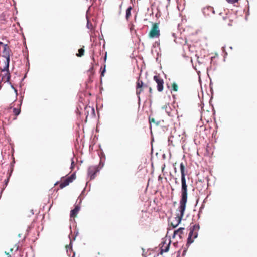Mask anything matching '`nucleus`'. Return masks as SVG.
Here are the masks:
<instances>
[{
	"mask_svg": "<svg viewBox=\"0 0 257 257\" xmlns=\"http://www.w3.org/2000/svg\"><path fill=\"white\" fill-rule=\"evenodd\" d=\"M147 87L148 86L144 84L143 81L140 79V78H139L136 82V93L139 100L140 99V94L143 91L144 89Z\"/></svg>",
	"mask_w": 257,
	"mask_h": 257,
	"instance_id": "nucleus-5",
	"label": "nucleus"
},
{
	"mask_svg": "<svg viewBox=\"0 0 257 257\" xmlns=\"http://www.w3.org/2000/svg\"><path fill=\"white\" fill-rule=\"evenodd\" d=\"M76 178L75 173L72 174L70 176L67 177L65 180L61 182L59 185L60 189H62L66 186H68L70 183L73 182V181Z\"/></svg>",
	"mask_w": 257,
	"mask_h": 257,
	"instance_id": "nucleus-7",
	"label": "nucleus"
},
{
	"mask_svg": "<svg viewBox=\"0 0 257 257\" xmlns=\"http://www.w3.org/2000/svg\"><path fill=\"white\" fill-rule=\"evenodd\" d=\"M233 21L231 20L228 17H225L223 18V21L222 22V25L225 27H227V26L230 27L232 26Z\"/></svg>",
	"mask_w": 257,
	"mask_h": 257,
	"instance_id": "nucleus-12",
	"label": "nucleus"
},
{
	"mask_svg": "<svg viewBox=\"0 0 257 257\" xmlns=\"http://www.w3.org/2000/svg\"><path fill=\"white\" fill-rule=\"evenodd\" d=\"M172 89L174 91H177L178 90V87L177 84L175 82H173L172 84Z\"/></svg>",
	"mask_w": 257,
	"mask_h": 257,
	"instance_id": "nucleus-20",
	"label": "nucleus"
},
{
	"mask_svg": "<svg viewBox=\"0 0 257 257\" xmlns=\"http://www.w3.org/2000/svg\"><path fill=\"white\" fill-rule=\"evenodd\" d=\"M184 228L181 227L178 229L175 230L174 232L173 237H178L179 239L183 238L184 235Z\"/></svg>",
	"mask_w": 257,
	"mask_h": 257,
	"instance_id": "nucleus-9",
	"label": "nucleus"
},
{
	"mask_svg": "<svg viewBox=\"0 0 257 257\" xmlns=\"http://www.w3.org/2000/svg\"><path fill=\"white\" fill-rule=\"evenodd\" d=\"M13 248H11V249H10V251H11V252H12V251H13Z\"/></svg>",
	"mask_w": 257,
	"mask_h": 257,
	"instance_id": "nucleus-29",
	"label": "nucleus"
},
{
	"mask_svg": "<svg viewBox=\"0 0 257 257\" xmlns=\"http://www.w3.org/2000/svg\"><path fill=\"white\" fill-rule=\"evenodd\" d=\"M75 166L74 161L72 160L71 162V169L72 170Z\"/></svg>",
	"mask_w": 257,
	"mask_h": 257,
	"instance_id": "nucleus-23",
	"label": "nucleus"
},
{
	"mask_svg": "<svg viewBox=\"0 0 257 257\" xmlns=\"http://www.w3.org/2000/svg\"><path fill=\"white\" fill-rule=\"evenodd\" d=\"M149 122L150 123H156L155 122V118H149Z\"/></svg>",
	"mask_w": 257,
	"mask_h": 257,
	"instance_id": "nucleus-22",
	"label": "nucleus"
},
{
	"mask_svg": "<svg viewBox=\"0 0 257 257\" xmlns=\"http://www.w3.org/2000/svg\"><path fill=\"white\" fill-rule=\"evenodd\" d=\"M154 80L156 82L157 90L159 92H162L164 89V80L159 75H155Z\"/></svg>",
	"mask_w": 257,
	"mask_h": 257,
	"instance_id": "nucleus-6",
	"label": "nucleus"
},
{
	"mask_svg": "<svg viewBox=\"0 0 257 257\" xmlns=\"http://www.w3.org/2000/svg\"><path fill=\"white\" fill-rule=\"evenodd\" d=\"M186 206L180 204L179 207V213L176 214V216L173 218L170 221V225L173 228H176L180 223L182 217L184 216Z\"/></svg>",
	"mask_w": 257,
	"mask_h": 257,
	"instance_id": "nucleus-1",
	"label": "nucleus"
},
{
	"mask_svg": "<svg viewBox=\"0 0 257 257\" xmlns=\"http://www.w3.org/2000/svg\"><path fill=\"white\" fill-rule=\"evenodd\" d=\"M67 253L68 256H70L71 255V253H72V255L71 257H75V253L73 251L72 248V242L71 241H70V244L69 245H67L65 246Z\"/></svg>",
	"mask_w": 257,
	"mask_h": 257,
	"instance_id": "nucleus-11",
	"label": "nucleus"
},
{
	"mask_svg": "<svg viewBox=\"0 0 257 257\" xmlns=\"http://www.w3.org/2000/svg\"><path fill=\"white\" fill-rule=\"evenodd\" d=\"M84 46L78 50V53L76 54L77 57H80L84 55Z\"/></svg>",
	"mask_w": 257,
	"mask_h": 257,
	"instance_id": "nucleus-16",
	"label": "nucleus"
},
{
	"mask_svg": "<svg viewBox=\"0 0 257 257\" xmlns=\"http://www.w3.org/2000/svg\"><path fill=\"white\" fill-rule=\"evenodd\" d=\"M149 91L150 93V96H151L152 94L153 91L152 88L151 87H149Z\"/></svg>",
	"mask_w": 257,
	"mask_h": 257,
	"instance_id": "nucleus-25",
	"label": "nucleus"
},
{
	"mask_svg": "<svg viewBox=\"0 0 257 257\" xmlns=\"http://www.w3.org/2000/svg\"><path fill=\"white\" fill-rule=\"evenodd\" d=\"M9 60H10V59H9V56H8L7 58V68L8 69L9 68Z\"/></svg>",
	"mask_w": 257,
	"mask_h": 257,
	"instance_id": "nucleus-24",
	"label": "nucleus"
},
{
	"mask_svg": "<svg viewBox=\"0 0 257 257\" xmlns=\"http://www.w3.org/2000/svg\"><path fill=\"white\" fill-rule=\"evenodd\" d=\"M85 111L87 113L86 115V118H87L89 115L91 116H94L95 115L94 109L90 106H86L85 108Z\"/></svg>",
	"mask_w": 257,
	"mask_h": 257,
	"instance_id": "nucleus-10",
	"label": "nucleus"
},
{
	"mask_svg": "<svg viewBox=\"0 0 257 257\" xmlns=\"http://www.w3.org/2000/svg\"><path fill=\"white\" fill-rule=\"evenodd\" d=\"M98 171V169L96 166H91L88 168V174L90 176V180L94 179L95 178Z\"/></svg>",
	"mask_w": 257,
	"mask_h": 257,
	"instance_id": "nucleus-8",
	"label": "nucleus"
},
{
	"mask_svg": "<svg viewBox=\"0 0 257 257\" xmlns=\"http://www.w3.org/2000/svg\"><path fill=\"white\" fill-rule=\"evenodd\" d=\"M132 9V7L130 6L126 11V19L127 20H128L130 17L131 16V11Z\"/></svg>",
	"mask_w": 257,
	"mask_h": 257,
	"instance_id": "nucleus-15",
	"label": "nucleus"
},
{
	"mask_svg": "<svg viewBox=\"0 0 257 257\" xmlns=\"http://www.w3.org/2000/svg\"><path fill=\"white\" fill-rule=\"evenodd\" d=\"M79 210H80V207L78 206H76L75 207L74 209H73V210H72L71 211L70 217L75 218L77 216Z\"/></svg>",
	"mask_w": 257,
	"mask_h": 257,
	"instance_id": "nucleus-13",
	"label": "nucleus"
},
{
	"mask_svg": "<svg viewBox=\"0 0 257 257\" xmlns=\"http://www.w3.org/2000/svg\"><path fill=\"white\" fill-rule=\"evenodd\" d=\"M106 55H105V60H106Z\"/></svg>",
	"mask_w": 257,
	"mask_h": 257,
	"instance_id": "nucleus-31",
	"label": "nucleus"
},
{
	"mask_svg": "<svg viewBox=\"0 0 257 257\" xmlns=\"http://www.w3.org/2000/svg\"><path fill=\"white\" fill-rule=\"evenodd\" d=\"M200 229V226L199 224H195L193 225L192 228L190 229V231L189 233V236L188 238V242L187 243L191 244L192 243L194 239L196 238L198 236V231Z\"/></svg>",
	"mask_w": 257,
	"mask_h": 257,
	"instance_id": "nucleus-3",
	"label": "nucleus"
},
{
	"mask_svg": "<svg viewBox=\"0 0 257 257\" xmlns=\"http://www.w3.org/2000/svg\"><path fill=\"white\" fill-rule=\"evenodd\" d=\"M170 247V243L167 244L166 246H164V248L163 247H161V253L162 254L163 252H166L168 251Z\"/></svg>",
	"mask_w": 257,
	"mask_h": 257,
	"instance_id": "nucleus-18",
	"label": "nucleus"
},
{
	"mask_svg": "<svg viewBox=\"0 0 257 257\" xmlns=\"http://www.w3.org/2000/svg\"><path fill=\"white\" fill-rule=\"evenodd\" d=\"M187 185L185 177H181V199L180 204L185 205L187 201Z\"/></svg>",
	"mask_w": 257,
	"mask_h": 257,
	"instance_id": "nucleus-2",
	"label": "nucleus"
},
{
	"mask_svg": "<svg viewBox=\"0 0 257 257\" xmlns=\"http://www.w3.org/2000/svg\"><path fill=\"white\" fill-rule=\"evenodd\" d=\"M185 165L183 163L180 164V171L181 174V177H185L186 174L185 173Z\"/></svg>",
	"mask_w": 257,
	"mask_h": 257,
	"instance_id": "nucleus-14",
	"label": "nucleus"
},
{
	"mask_svg": "<svg viewBox=\"0 0 257 257\" xmlns=\"http://www.w3.org/2000/svg\"><path fill=\"white\" fill-rule=\"evenodd\" d=\"M5 253L6 255H9V257H10V255L9 254V253L5 252Z\"/></svg>",
	"mask_w": 257,
	"mask_h": 257,
	"instance_id": "nucleus-28",
	"label": "nucleus"
},
{
	"mask_svg": "<svg viewBox=\"0 0 257 257\" xmlns=\"http://www.w3.org/2000/svg\"><path fill=\"white\" fill-rule=\"evenodd\" d=\"M3 80L5 81H9L10 79V74L8 73V72H7V74L4 76L2 78Z\"/></svg>",
	"mask_w": 257,
	"mask_h": 257,
	"instance_id": "nucleus-19",
	"label": "nucleus"
},
{
	"mask_svg": "<svg viewBox=\"0 0 257 257\" xmlns=\"http://www.w3.org/2000/svg\"><path fill=\"white\" fill-rule=\"evenodd\" d=\"M9 181V178H7L6 180H5V184L7 185Z\"/></svg>",
	"mask_w": 257,
	"mask_h": 257,
	"instance_id": "nucleus-27",
	"label": "nucleus"
},
{
	"mask_svg": "<svg viewBox=\"0 0 257 257\" xmlns=\"http://www.w3.org/2000/svg\"><path fill=\"white\" fill-rule=\"evenodd\" d=\"M160 35V32L159 28V24L153 23L152 27L149 33V37L150 38H159Z\"/></svg>",
	"mask_w": 257,
	"mask_h": 257,
	"instance_id": "nucleus-4",
	"label": "nucleus"
},
{
	"mask_svg": "<svg viewBox=\"0 0 257 257\" xmlns=\"http://www.w3.org/2000/svg\"><path fill=\"white\" fill-rule=\"evenodd\" d=\"M13 112L16 116H17L21 112L20 107L14 108L13 109Z\"/></svg>",
	"mask_w": 257,
	"mask_h": 257,
	"instance_id": "nucleus-17",
	"label": "nucleus"
},
{
	"mask_svg": "<svg viewBox=\"0 0 257 257\" xmlns=\"http://www.w3.org/2000/svg\"><path fill=\"white\" fill-rule=\"evenodd\" d=\"M228 3L231 4H234L237 2L238 0H226Z\"/></svg>",
	"mask_w": 257,
	"mask_h": 257,
	"instance_id": "nucleus-21",
	"label": "nucleus"
},
{
	"mask_svg": "<svg viewBox=\"0 0 257 257\" xmlns=\"http://www.w3.org/2000/svg\"><path fill=\"white\" fill-rule=\"evenodd\" d=\"M18 249V246L16 247V250H17Z\"/></svg>",
	"mask_w": 257,
	"mask_h": 257,
	"instance_id": "nucleus-30",
	"label": "nucleus"
},
{
	"mask_svg": "<svg viewBox=\"0 0 257 257\" xmlns=\"http://www.w3.org/2000/svg\"><path fill=\"white\" fill-rule=\"evenodd\" d=\"M105 69L104 68V70H103V71L101 73V75L102 76H104V73L105 72Z\"/></svg>",
	"mask_w": 257,
	"mask_h": 257,
	"instance_id": "nucleus-26",
	"label": "nucleus"
}]
</instances>
